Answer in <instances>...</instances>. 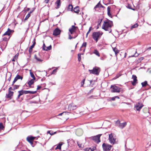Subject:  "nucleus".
<instances>
[{"mask_svg": "<svg viewBox=\"0 0 151 151\" xmlns=\"http://www.w3.org/2000/svg\"><path fill=\"white\" fill-rule=\"evenodd\" d=\"M34 40V42H33V44L32 45L34 47V46H35V44H36V42L35 41V40Z\"/></svg>", "mask_w": 151, "mask_h": 151, "instance_id": "nucleus-51", "label": "nucleus"}, {"mask_svg": "<svg viewBox=\"0 0 151 151\" xmlns=\"http://www.w3.org/2000/svg\"><path fill=\"white\" fill-rule=\"evenodd\" d=\"M96 149V147H92V148L90 147L89 148H87L86 149V151H93Z\"/></svg>", "mask_w": 151, "mask_h": 151, "instance_id": "nucleus-26", "label": "nucleus"}, {"mask_svg": "<svg viewBox=\"0 0 151 151\" xmlns=\"http://www.w3.org/2000/svg\"><path fill=\"white\" fill-rule=\"evenodd\" d=\"M141 85L142 87H145L147 85L149 86L147 84V81H145L144 82L141 83Z\"/></svg>", "mask_w": 151, "mask_h": 151, "instance_id": "nucleus-27", "label": "nucleus"}, {"mask_svg": "<svg viewBox=\"0 0 151 151\" xmlns=\"http://www.w3.org/2000/svg\"><path fill=\"white\" fill-rule=\"evenodd\" d=\"M23 77L21 76H20L19 75H17L16 77L15 78L14 81L13 82L12 86H13L15 83L18 80L20 79L21 80H22Z\"/></svg>", "mask_w": 151, "mask_h": 151, "instance_id": "nucleus-14", "label": "nucleus"}, {"mask_svg": "<svg viewBox=\"0 0 151 151\" xmlns=\"http://www.w3.org/2000/svg\"><path fill=\"white\" fill-rule=\"evenodd\" d=\"M102 20V19L101 20V21L100 22V23H99L97 25V29H98L99 27V26H100V23H101V22Z\"/></svg>", "mask_w": 151, "mask_h": 151, "instance_id": "nucleus-49", "label": "nucleus"}, {"mask_svg": "<svg viewBox=\"0 0 151 151\" xmlns=\"http://www.w3.org/2000/svg\"><path fill=\"white\" fill-rule=\"evenodd\" d=\"M66 112H62V113H60L58 115V116H61V115H62L63 114H66Z\"/></svg>", "mask_w": 151, "mask_h": 151, "instance_id": "nucleus-50", "label": "nucleus"}, {"mask_svg": "<svg viewBox=\"0 0 151 151\" xmlns=\"http://www.w3.org/2000/svg\"><path fill=\"white\" fill-rule=\"evenodd\" d=\"M55 5H56V6L55 8L56 9H58L60 8V0H57L55 3Z\"/></svg>", "mask_w": 151, "mask_h": 151, "instance_id": "nucleus-21", "label": "nucleus"}, {"mask_svg": "<svg viewBox=\"0 0 151 151\" xmlns=\"http://www.w3.org/2000/svg\"><path fill=\"white\" fill-rule=\"evenodd\" d=\"M101 4L100 1H99L98 4L95 6L94 7V9L96 10V9L101 7Z\"/></svg>", "mask_w": 151, "mask_h": 151, "instance_id": "nucleus-30", "label": "nucleus"}, {"mask_svg": "<svg viewBox=\"0 0 151 151\" xmlns=\"http://www.w3.org/2000/svg\"><path fill=\"white\" fill-rule=\"evenodd\" d=\"M91 27H90L88 32H90V31L91 30Z\"/></svg>", "mask_w": 151, "mask_h": 151, "instance_id": "nucleus-60", "label": "nucleus"}, {"mask_svg": "<svg viewBox=\"0 0 151 151\" xmlns=\"http://www.w3.org/2000/svg\"><path fill=\"white\" fill-rule=\"evenodd\" d=\"M18 53L16 54L14 56L12 60V61H15L18 58Z\"/></svg>", "mask_w": 151, "mask_h": 151, "instance_id": "nucleus-33", "label": "nucleus"}, {"mask_svg": "<svg viewBox=\"0 0 151 151\" xmlns=\"http://www.w3.org/2000/svg\"><path fill=\"white\" fill-rule=\"evenodd\" d=\"M9 38V37L8 38L6 37H4V38H3V41H2V42L1 45V47L2 49L5 48L7 44V41L8 40Z\"/></svg>", "mask_w": 151, "mask_h": 151, "instance_id": "nucleus-8", "label": "nucleus"}, {"mask_svg": "<svg viewBox=\"0 0 151 151\" xmlns=\"http://www.w3.org/2000/svg\"><path fill=\"white\" fill-rule=\"evenodd\" d=\"M113 50L114 51V52H115L116 56L117 54L118 53H119V50H118L116 47L113 48Z\"/></svg>", "mask_w": 151, "mask_h": 151, "instance_id": "nucleus-31", "label": "nucleus"}, {"mask_svg": "<svg viewBox=\"0 0 151 151\" xmlns=\"http://www.w3.org/2000/svg\"><path fill=\"white\" fill-rule=\"evenodd\" d=\"M47 134H49L51 135H53L57 133L56 132H53L52 131H48L47 132Z\"/></svg>", "mask_w": 151, "mask_h": 151, "instance_id": "nucleus-28", "label": "nucleus"}, {"mask_svg": "<svg viewBox=\"0 0 151 151\" xmlns=\"http://www.w3.org/2000/svg\"><path fill=\"white\" fill-rule=\"evenodd\" d=\"M81 54H79L78 55V60L79 61H80L81 60Z\"/></svg>", "mask_w": 151, "mask_h": 151, "instance_id": "nucleus-44", "label": "nucleus"}, {"mask_svg": "<svg viewBox=\"0 0 151 151\" xmlns=\"http://www.w3.org/2000/svg\"><path fill=\"white\" fill-rule=\"evenodd\" d=\"M102 148L104 151H109L112 147V146L108 144L104 143L102 145Z\"/></svg>", "mask_w": 151, "mask_h": 151, "instance_id": "nucleus-7", "label": "nucleus"}, {"mask_svg": "<svg viewBox=\"0 0 151 151\" xmlns=\"http://www.w3.org/2000/svg\"><path fill=\"white\" fill-rule=\"evenodd\" d=\"M102 33L100 32H94L92 34V37L93 39L97 42L98 40L101 37Z\"/></svg>", "mask_w": 151, "mask_h": 151, "instance_id": "nucleus-3", "label": "nucleus"}, {"mask_svg": "<svg viewBox=\"0 0 151 151\" xmlns=\"http://www.w3.org/2000/svg\"><path fill=\"white\" fill-rule=\"evenodd\" d=\"M101 135V134H99L95 136L91 137V139L94 141L95 142L99 143L100 142V138Z\"/></svg>", "mask_w": 151, "mask_h": 151, "instance_id": "nucleus-9", "label": "nucleus"}, {"mask_svg": "<svg viewBox=\"0 0 151 151\" xmlns=\"http://www.w3.org/2000/svg\"><path fill=\"white\" fill-rule=\"evenodd\" d=\"M115 97H112L111 98V100L112 101H114L115 100Z\"/></svg>", "mask_w": 151, "mask_h": 151, "instance_id": "nucleus-58", "label": "nucleus"}, {"mask_svg": "<svg viewBox=\"0 0 151 151\" xmlns=\"http://www.w3.org/2000/svg\"><path fill=\"white\" fill-rule=\"evenodd\" d=\"M52 48V46L51 45H50L49 46L46 47V48L45 49V50L46 51H48L50 50Z\"/></svg>", "mask_w": 151, "mask_h": 151, "instance_id": "nucleus-40", "label": "nucleus"}, {"mask_svg": "<svg viewBox=\"0 0 151 151\" xmlns=\"http://www.w3.org/2000/svg\"><path fill=\"white\" fill-rule=\"evenodd\" d=\"M60 30L58 28H56L53 31V35L55 36H57L60 34Z\"/></svg>", "mask_w": 151, "mask_h": 151, "instance_id": "nucleus-16", "label": "nucleus"}, {"mask_svg": "<svg viewBox=\"0 0 151 151\" xmlns=\"http://www.w3.org/2000/svg\"><path fill=\"white\" fill-rule=\"evenodd\" d=\"M115 97L116 99V98H117V99H119V97L118 96H115Z\"/></svg>", "mask_w": 151, "mask_h": 151, "instance_id": "nucleus-61", "label": "nucleus"}, {"mask_svg": "<svg viewBox=\"0 0 151 151\" xmlns=\"http://www.w3.org/2000/svg\"><path fill=\"white\" fill-rule=\"evenodd\" d=\"M63 142H60L58 144L57 147L55 148V150H57V149H59L60 150H61V146L63 144Z\"/></svg>", "mask_w": 151, "mask_h": 151, "instance_id": "nucleus-24", "label": "nucleus"}, {"mask_svg": "<svg viewBox=\"0 0 151 151\" xmlns=\"http://www.w3.org/2000/svg\"><path fill=\"white\" fill-rule=\"evenodd\" d=\"M35 59L38 61H42V60L41 59L39 58H37L36 55H35Z\"/></svg>", "mask_w": 151, "mask_h": 151, "instance_id": "nucleus-45", "label": "nucleus"}, {"mask_svg": "<svg viewBox=\"0 0 151 151\" xmlns=\"http://www.w3.org/2000/svg\"><path fill=\"white\" fill-rule=\"evenodd\" d=\"M30 16V14H28L26 16L24 19L23 20V22H24L26 20H27L29 17Z\"/></svg>", "mask_w": 151, "mask_h": 151, "instance_id": "nucleus-35", "label": "nucleus"}, {"mask_svg": "<svg viewBox=\"0 0 151 151\" xmlns=\"http://www.w3.org/2000/svg\"><path fill=\"white\" fill-rule=\"evenodd\" d=\"M30 76L33 78V80H35V78L33 74V73L31 72H30Z\"/></svg>", "mask_w": 151, "mask_h": 151, "instance_id": "nucleus-37", "label": "nucleus"}, {"mask_svg": "<svg viewBox=\"0 0 151 151\" xmlns=\"http://www.w3.org/2000/svg\"><path fill=\"white\" fill-rule=\"evenodd\" d=\"M138 26V25L136 23V24H134V25H132L131 26V28L132 29H133L134 28H135L137 27Z\"/></svg>", "mask_w": 151, "mask_h": 151, "instance_id": "nucleus-39", "label": "nucleus"}, {"mask_svg": "<svg viewBox=\"0 0 151 151\" xmlns=\"http://www.w3.org/2000/svg\"><path fill=\"white\" fill-rule=\"evenodd\" d=\"M127 124L126 122L120 123V121L119 120H117L115 123V126L121 129H123L126 126Z\"/></svg>", "mask_w": 151, "mask_h": 151, "instance_id": "nucleus-5", "label": "nucleus"}, {"mask_svg": "<svg viewBox=\"0 0 151 151\" xmlns=\"http://www.w3.org/2000/svg\"><path fill=\"white\" fill-rule=\"evenodd\" d=\"M13 90V88H12L11 87H10L8 91H11V90Z\"/></svg>", "mask_w": 151, "mask_h": 151, "instance_id": "nucleus-52", "label": "nucleus"}, {"mask_svg": "<svg viewBox=\"0 0 151 151\" xmlns=\"http://www.w3.org/2000/svg\"><path fill=\"white\" fill-rule=\"evenodd\" d=\"M109 139L111 144L114 145L115 143L116 139L112 133H111L109 135Z\"/></svg>", "mask_w": 151, "mask_h": 151, "instance_id": "nucleus-10", "label": "nucleus"}, {"mask_svg": "<svg viewBox=\"0 0 151 151\" xmlns=\"http://www.w3.org/2000/svg\"><path fill=\"white\" fill-rule=\"evenodd\" d=\"M85 81V79H83L81 82V86H83V84L84 83V82Z\"/></svg>", "mask_w": 151, "mask_h": 151, "instance_id": "nucleus-47", "label": "nucleus"}, {"mask_svg": "<svg viewBox=\"0 0 151 151\" xmlns=\"http://www.w3.org/2000/svg\"><path fill=\"white\" fill-rule=\"evenodd\" d=\"M14 92L11 91H8V93L6 94V97L7 98L11 99L12 96H13Z\"/></svg>", "mask_w": 151, "mask_h": 151, "instance_id": "nucleus-19", "label": "nucleus"}, {"mask_svg": "<svg viewBox=\"0 0 151 151\" xmlns=\"http://www.w3.org/2000/svg\"><path fill=\"white\" fill-rule=\"evenodd\" d=\"M111 9V7L110 6H108L107 8V14L110 17H111V14L110 13V9Z\"/></svg>", "mask_w": 151, "mask_h": 151, "instance_id": "nucleus-25", "label": "nucleus"}, {"mask_svg": "<svg viewBox=\"0 0 151 151\" xmlns=\"http://www.w3.org/2000/svg\"><path fill=\"white\" fill-rule=\"evenodd\" d=\"M77 144L78 146H79V147H82V144H80L79 142H77Z\"/></svg>", "mask_w": 151, "mask_h": 151, "instance_id": "nucleus-48", "label": "nucleus"}, {"mask_svg": "<svg viewBox=\"0 0 151 151\" xmlns=\"http://www.w3.org/2000/svg\"><path fill=\"white\" fill-rule=\"evenodd\" d=\"M14 31L10 29L9 28L8 29L7 31H6L4 34L3 36L5 35H8L9 36L10 35L11 33L13 32Z\"/></svg>", "mask_w": 151, "mask_h": 151, "instance_id": "nucleus-18", "label": "nucleus"}, {"mask_svg": "<svg viewBox=\"0 0 151 151\" xmlns=\"http://www.w3.org/2000/svg\"><path fill=\"white\" fill-rule=\"evenodd\" d=\"M73 11L74 12L78 14L80 11L79 7L78 6H76L74 8Z\"/></svg>", "mask_w": 151, "mask_h": 151, "instance_id": "nucleus-23", "label": "nucleus"}, {"mask_svg": "<svg viewBox=\"0 0 151 151\" xmlns=\"http://www.w3.org/2000/svg\"><path fill=\"white\" fill-rule=\"evenodd\" d=\"M32 11H30L28 14H30L32 13Z\"/></svg>", "mask_w": 151, "mask_h": 151, "instance_id": "nucleus-63", "label": "nucleus"}, {"mask_svg": "<svg viewBox=\"0 0 151 151\" xmlns=\"http://www.w3.org/2000/svg\"><path fill=\"white\" fill-rule=\"evenodd\" d=\"M143 105L140 102H138L135 106L134 108L137 110L139 111L143 106Z\"/></svg>", "mask_w": 151, "mask_h": 151, "instance_id": "nucleus-13", "label": "nucleus"}, {"mask_svg": "<svg viewBox=\"0 0 151 151\" xmlns=\"http://www.w3.org/2000/svg\"><path fill=\"white\" fill-rule=\"evenodd\" d=\"M77 108V106L76 105H74L73 104H70L68 106V109L70 110H73L76 109Z\"/></svg>", "mask_w": 151, "mask_h": 151, "instance_id": "nucleus-17", "label": "nucleus"}, {"mask_svg": "<svg viewBox=\"0 0 151 151\" xmlns=\"http://www.w3.org/2000/svg\"><path fill=\"white\" fill-rule=\"evenodd\" d=\"M57 69H58V68H56L54 70L52 71L51 74H55V73H56V72H57Z\"/></svg>", "mask_w": 151, "mask_h": 151, "instance_id": "nucleus-42", "label": "nucleus"}, {"mask_svg": "<svg viewBox=\"0 0 151 151\" xmlns=\"http://www.w3.org/2000/svg\"><path fill=\"white\" fill-rule=\"evenodd\" d=\"M109 4H112L113 2L112 1H111V0H109Z\"/></svg>", "mask_w": 151, "mask_h": 151, "instance_id": "nucleus-57", "label": "nucleus"}, {"mask_svg": "<svg viewBox=\"0 0 151 151\" xmlns=\"http://www.w3.org/2000/svg\"><path fill=\"white\" fill-rule=\"evenodd\" d=\"M29 9H29V8H27V11H29Z\"/></svg>", "mask_w": 151, "mask_h": 151, "instance_id": "nucleus-64", "label": "nucleus"}, {"mask_svg": "<svg viewBox=\"0 0 151 151\" xmlns=\"http://www.w3.org/2000/svg\"><path fill=\"white\" fill-rule=\"evenodd\" d=\"M93 53L99 57L100 56V55L99 52L96 50H95Z\"/></svg>", "mask_w": 151, "mask_h": 151, "instance_id": "nucleus-34", "label": "nucleus"}, {"mask_svg": "<svg viewBox=\"0 0 151 151\" xmlns=\"http://www.w3.org/2000/svg\"><path fill=\"white\" fill-rule=\"evenodd\" d=\"M127 8L129 9H132L133 10H134V9H133L132 8L131 5L129 4H128V5L127 6Z\"/></svg>", "mask_w": 151, "mask_h": 151, "instance_id": "nucleus-43", "label": "nucleus"}, {"mask_svg": "<svg viewBox=\"0 0 151 151\" xmlns=\"http://www.w3.org/2000/svg\"><path fill=\"white\" fill-rule=\"evenodd\" d=\"M87 43L86 42H84L82 45L80 49V50H83V51L84 52L85 50V48L86 46Z\"/></svg>", "mask_w": 151, "mask_h": 151, "instance_id": "nucleus-20", "label": "nucleus"}, {"mask_svg": "<svg viewBox=\"0 0 151 151\" xmlns=\"http://www.w3.org/2000/svg\"><path fill=\"white\" fill-rule=\"evenodd\" d=\"M113 25L112 22L107 19L104 22L102 26V28L105 31H109V33H110L111 31V27Z\"/></svg>", "mask_w": 151, "mask_h": 151, "instance_id": "nucleus-1", "label": "nucleus"}, {"mask_svg": "<svg viewBox=\"0 0 151 151\" xmlns=\"http://www.w3.org/2000/svg\"><path fill=\"white\" fill-rule=\"evenodd\" d=\"M11 77H10V78H8V80L10 81L11 80Z\"/></svg>", "mask_w": 151, "mask_h": 151, "instance_id": "nucleus-62", "label": "nucleus"}, {"mask_svg": "<svg viewBox=\"0 0 151 151\" xmlns=\"http://www.w3.org/2000/svg\"><path fill=\"white\" fill-rule=\"evenodd\" d=\"M89 33L90 32H88L86 34V37H87L88 35L89 34Z\"/></svg>", "mask_w": 151, "mask_h": 151, "instance_id": "nucleus-59", "label": "nucleus"}, {"mask_svg": "<svg viewBox=\"0 0 151 151\" xmlns=\"http://www.w3.org/2000/svg\"><path fill=\"white\" fill-rule=\"evenodd\" d=\"M78 29V27H76L74 25H72L71 26V27L69 29V31L71 34H75V35H76L77 34L76 33V30Z\"/></svg>", "mask_w": 151, "mask_h": 151, "instance_id": "nucleus-11", "label": "nucleus"}, {"mask_svg": "<svg viewBox=\"0 0 151 151\" xmlns=\"http://www.w3.org/2000/svg\"><path fill=\"white\" fill-rule=\"evenodd\" d=\"M37 91H28L22 90L21 91H18L19 94L18 96L17 99H18L20 97L23 95L24 94H27L28 93L30 94H35L36 93Z\"/></svg>", "mask_w": 151, "mask_h": 151, "instance_id": "nucleus-2", "label": "nucleus"}, {"mask_svg": "<svg viewBox=\"0 0 151 151\" xmlns=\"http://www.w3.org/2000/svg\"><path fill=\"white\" fill-rule=\"evenodd\" d=\"M88 71L90 73L98 75L100 71V68L99 67H95L92 70H89Z\"/></svg>", "mask_w": 151, "mask_h": 151, "instance_id": "nucleus-4", "label": "nucleus"}, {"mask_svg": "<svg viewBox=\"0 0 151 151\" xmlns=\"http://www.w3.org/2000/svg\"><path fill=\"white\" fill-rule=\"evenodd\" d=\"M78 34H76L74 36L73 35V36H72L71 35L69 34V39L71 40L73 38H75L78 36Z\"/></svg>", "mask_w": 151, "mask_h": 151, "instance_id": "nucleus-29", "label": "nucleus"}, {"mask_svg": "<svg viewBox=\"0 0 151 151\" xmlns=\"http://www.w3.org/2000/svg\"><path fill=\"white\" fill-rule=\"evenodd\" d=\"M30 103H31V104H32V103L36 104V103H37V102L36 101H30Z\"/></svg>", "mask_w": 151, "mask_h": 151, "instance_id": "nucleus-54", "label": "nucleus"}, {"mask_svg": "<svg viewBox=\"0 0 151 151\" xmlns=\"http://www.w3.org/2000/svg\"><path fill=\"white\" fill-rule=\"evenodd\" d=\"M111 88L112 89V92L119 93L120 91V88L115 86H111Z\"/></svg>", "mask_w": 151, "mask_h": 151, "instance_id": "nucleus-12", "label": "nucleus"}, {"mask_svg": "<svg viewBox=\"0 0 151 151\" xmlns=\"http://www.w3.org/2000/svg\"><path fill=\"white\" fill-rule=\"evenodd\" d=\"M4 128V127L3 126V123H0V129H3Z\"/></svg>", "mask_w": 151, "mask_h": 151, "instance_id": "nucleus-41", "label": "nucleus"}, {"mask_svg": "<svg viewBox=\"0 0 151 151\" xmlns=\"http://www.w3.org/2000/svg\"><path fill=\"white\" fill-rule=\"evenodd\" d=\"M46 48V47L45 44L44 43L43 44V45L42 46V49L44 50H45V49Z\"/></svg>", "mask_w": 151, "mask_h": 151, "instance_id": "nucleus-46", "label": "nucleus"}, {"mask_svg": "<svg viewBox=\"0 0 151 151\" xmlns=\"http://www.w3.org/2000/svg\"><path fill=\"white\" fill-rule=\"evenodd\" d=\"M50 0H45V1H44V2L46 3V4H47L48 3V2H49V1Z\"/></svg>", "mask_w": 151, "mask_h": 151, "instance_id": "nucleus-55", "label": "nucleus"}, {"mask_svg": "<svg viewBox=\"0 0 151 151\" xmlns=\"http://www.w3.org/2000/svg\"><path fill=\"white\" fill-rule=\"evenodd\" d=\"M132 78L133 80V81L132 82V84L133 85L135 86L137 83V77L135 75H133L132 76Z\"/></svg>", "mask_w": 151, "mask_h": 151, "instance_id": "nucleus-15", "label": "nucleus"}, {"mask_svg": "<svg viewBox=\"0 0 151 151\" xmlns=\"http://www.w3.org/2000/svg\"><path fill=\"white\" fill-rule=\"evenodd\" d=\"M13 86H14L13 87V90H15V89H18L19 87V85H13Z\"/></svg>", "mask_w": 151, "mask_h": 151, "instance_id": "nucleus-38", "label": "nucleus"}, {"mask_svg": "<svg viewBox=\"0 0 151 151\" xmlns=\"http://www.w3.org/2000/svg\"><path fill=\"white\" fill-rule=\"evenodd\" d=\"M41 88V87L40 86H38L37 88V90H38Z\"/></svg>", "mask_w": 151, "mask_h": 151, "instance_id": "nucleus-53", "label": "nucleus"}, {"mask_svg": "<svg viewBox=\"0 0 151 151\" xmlns=\"http://www.w3.org/2000/svg\"><path fill=\"white\" fill-rule=\"evenodd\" d=\"M119 77V76H116L115 77H114L113 78V79H116V78H118Z\"/></svg>", "mask_w": 151, "mask_h": 151, "instance_id": "nucleus-56", "label": "nucleus"}, {"mask_svg": "<svg viewBox=\"0 0 151 151\" xmlns=\"http://www.w3.org/2000/svg\"><path fill=\"white\" fill-rule=\"evenodd\" d=\"M37 138L36 137H34L31 136H28L27 138V141L32 146L34 147L33 142L34 140L37 139Z\"/></svg>", "mask_w": 151, "mask_h": 151, "instance_id": "nucleus-6", "label": "nucleus"}, {"mask_svg": "<svg viewBox=\"0 0 151 151\" xmlns=\"http://www.w3.org/2000/svg\"><path fill=\"white\" fill-rule=\"evenodd\" d=\"M34 47L32 46H31L29 48V54H31L32 52V48Z\"/></svg>", "mask_w": 151, "mask_h": 151, "instance_id": "nucleus-36", "label": "nucleus"}, {"mask_svg": "<svg viewBox=\"0 0 151 151\" xmlns=\"http://www.w3.org/2000/svg\"><path fill=\"white\" fill-rule=\"evenodd\" d=\"M34 80L33 79H31L29 81L27 82V84L28 85L29 87L32 88V87L31 86V85L33 84L34 83Z\"/></svg>", "mask_w": 151, "mask_h": 151, "instance_id": "nucleus-22", "label": "nucleus"}, {"mask_svg": "<svg viewBox=\"0 0 151 151\" xmlns=\"http://www.w3.org/2000/svg\"><path fill=\"white\" fill-rule=\"evenodd\" d=\"M73 6L71 4H69L68 7V10L70 11H73Z\"/></svg>", "mask_w": 151, "mask_h": 151, "instance_id": "nucleus-32", "label": "nucleus"}]
</instances>
